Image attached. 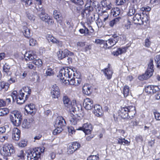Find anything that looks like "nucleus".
<instances>
[{
  "mask_svg": "<svg viewBox=\"0 0 160 160\" xmlns=\"http://www.w3.org/2000/svg\"><path fill=\"white\" fill-rule=\"evenodd\" d=\"M22 32L24 35L26 37H28L30 36V32L29 29L27 27L24 26L23 27Z\"/></svg>",
  "mask_w": 160,
  "mask_h": 160,
  "instance_id": "obj_37",
  "label": "nucleus"
},
{
  "mask_svg": "<svg viewBox=\"0 0 160 160\" xmlns=\"http://www.w3.org/2000/svg\"><path fill=\"white\" fill-rule=\"evenodd\" d=\"M31 93L30 88L28 87H25L19 91V94L18 95H17V91H13L11 93L10 97L13 101L16 100L17 103L20 104L23 103L27 99Z\"/></svg>",
  "mask_w": 160,
  "mask_h": 160,
  "instance_id": "obj_2",
  "label": "nucleus"
},
{
  "mask_svg": "<svg viewBox=\"0 0 160 160\" xmlns=\"http://www.w3.org/2000/svg\"><path fill=\"white\" fill-rule=\"evenodd\" d=\"M37 55L35 52L30 51L27 52L24 54V58L26 61L32 60V63L38 68H42V62L40 59H36Z\"/></svg>",
  "mask_w": 160,
  "mask_h": 160,
  "instance_id": "obj_4",
  "label": "nucleus"
},
{
  "mask_svg": "<svg viewBox=\"0 0 160 160\" xmlns=\"http://www.w3.org/2000/svg\"><path fill=\"white\" fill-rule=\"evenodd\" d=\"M8 137L9 135L8 134L1 135L0 136V141L2 142H4L6 140L8 141Z\"/></svg>",
  "mask_w": 160,
  "mask_h": 160,
  "instance_id": "obj_41",
  "label": "nucleus"
},
{
  "mask_svg": "<svg viewBox=\"0 0 160 160\" xmlns=\"http://www.w3.org/2000/svg\"><path fill=\"white\" fill-rule=\"evenodd\" d=\"M136 12L135 9L132 7H131L129 9L128 12V15L129 16H132L134 15Z\"/></svg>",
  "mask_w": 160,
  "mask_h": 160,
  "instance_id": "obj_46",
  "label": "nucleus"
},
{
  "mask_svg": "<svg viewBox=\"0 0 160 160\" xmlns=\"http://www.w3.org/2000/svg\"><path fill=\"white\" fill-rule=\"evenodd\" d=\"M23 2L25 3V5L26 6L30 5L32 3L31 0H27L24 1Z\"/></svg>",
  "mask_w": 160,
  "mask_h": 160,
  "instance_id": "obj_61",
  "label": "nucleus"
},
{
  "mask_svg": "<svg viewBox=\"0 0 160 160\" xmlns=\"http://www.w3.org/2000/svg\"><path fill=\"white\" fill-rule=\"evenodd\" d=\"M95 42L97 44H103L104 45V44L105 43V41H104L102 40H101V39H96Z\"/></svg>",
  "mask_w": 160,
  "mask_h": 160,
  "instance_id": "obj_49",
  "label": "nucleus"
},
{
  "mask_svg": "<svg viewBox=\"0 0 160 160\" xmlns=\"http://www.w3.org/2000/svg\"><path fill=\"white\" fill-rule=\"evenodd\" d=\"M20 131L17 128H14L13 130L12 135V139L15 141H18L20 138Z\"/></svg>",
  "mask_w": 160,
  "mask_h": 160,
  "instance_id": "obj_21",
  "label": "nucleus"
},
{
  "mask_svg": "<svg viewBox=\"0 0 160 160\" xmlns=\"http://www.w3.org/2000/svg\"><path fill=\"white\" fill-rule=\"evenodd\" d=\"M51 89V91H59L58 87L56 84L53 85L52 86Z\"/></svg>",
  "mask_w": 160,
  "mask_h": 160,
  "instance_id": "obj_55",
  "label": "nucleus"
},
{
  "mask_svg": "<svg viewBox=\"0 0 160 160\" xmlns=\"http://www.w3.org/2000/svg\"><path fill=\"white\" fill-rule=\"evenodd\" d=\"M59 91H51V95L52 98H57L59 96Z\"/></svg>",
  "mask_w": 160,
  "mask_h": 160,
  "instance_id": "obj_39",
  "label": "nucleus"
},
{
  "mask_svg": "<svg viewBox=\"0 0 160 160\" xmlns=\"http://www.w3.org/2000/svg\"><path fill=\"white\" fill-rule=\"evenodd\" d=\"M125 2V0H116V4L118 5H121L123 4Z\"/></svg>",
  "mask_w": 160,
  "mask_h": 160,
  "instance_id": "obj_51",
  "label": "nucleus"
},
{
  "mask_svg": "<svg viewBox=\"0 0 160 160\" xmlns=\"http://www.w3.org/2000/svg\"><path fill=\"white\" fill-rule=\"evenodd\" d=\"M153 86L148 85L145 88V91L148 94L153 93L152 90Z\"/></svg>",
  "mask_w": 160,
  "mask_h": 160,
  "instance_id": "obj_35",
  "label": "nucleus"
},
{
  "mask_svg": "<svg viewBox=\"0 0 160 160\" xmlns=\"http://www.w3.org/2000/svg\"><path fill=\"white\" fill-rule=\"evenodd\" d=\"M143 14L140 13H136L133 18L134 23L136 24H142L145 22Z\"/></svg>",
  "mask_w": 160,
  "mask_h": 160,
  "instance_id": "obj_12",
  "label": "nucleus"
},
{
  "mask_svg": "<svg viewBox=\"0 0 160 160\" xmlns=\"http://www.w3.org/2000/svg\"><path fill=\"white\" fill-rule=\"evenodd\" d=\"M25 109L28 113L32 114L35 111V105L33 103L27 105L25 106Z\"/></svg>",
  "mask_w": 160,
  "mask_h": 160,
  "instance_id": "obj_19",
  "label": "nucleus"
},
{
  "mask_svg": "<svg viewBox=\"0 0 160 160\" xmlns=\"http://www.w3.org/2000/svg\"><path fill=\"white\" fill-rule=\"evenodd\" d=\"M87 160H99L98 156L96 155H91L88 157Z\"/></svg>",
  "mask_w": 160,
  "mask_h": 160,
  "instance_id": "obj_47",
  "label": "nucleus"
},
{
  "mask_svg": "<svg viewBox=\"0 0 160 160\" xmlns=\"http://www.w3.org/2000/svg\"><path fill=\"white\" fill-rule=\"evenodd\" d=\"M83 106L87 110H90L93 108V101L89 98H86L85 99Z\"/></svg>",
  "mask_w": 160,
  "mask_h": 160,
  "instance_id": "obj_16",
  "label": "nucleus"
},
{
  "mask_svg": "<svg viewBox=\"0 0 160 160\" xmlns=\"http://www.w3.org/2000/svg\"><path fill=\"white\" fill-rule=\"evenodd\" d=\"M119 38V37L117 34H113L112 38L105 41L104 47L105 48H111L116 44L118 41Z\"/></svg>",
  "mask_w": 160,
  "mask_h": 160,
  "instance_id": "obj_10",
  "label": "nucleus"
},
{
  "mask_svg": "<svg viewBox=\"0 0 160 160\" xmlns=\"http://www.w3.org/2000/svg\"><path fill=\"white\" fill-rule=\"evenodd\" d=\"M14 152V149L12 145L8 143L5 144L1 151V154L6 160H8V157L11 156Z\"/></svg>",
  "mask_w": 160,
  "mask_h": 160,
  "instance_id": "obj_7",
  "label": "nucleus"
},
{
  "mask_svg": "<svg viewBox=\"0 0 160 160\" xmlns=\"http://www.w3.org/2000/svg\"><path fill=\"white\" fill-rule=\"evenodd\" d=\"M82 92L86 95H89L92 92L90 86L88 84H85L82 88Z\"/></svg>",
  "mask_w": 160,
  "mask_h": 160,
  "instance_id": "obj_28",
  "label": "nucleus"
},
{
  "mask_svg": "<svg viewBox=\"0 0 160 160\" xmlns=\"http://www.w3.org/2000/svg\"><path fill=\"white\" fill-rule=\"evenodd\" d=\"M153 62L152 59H150L146 71L142 76L139 77V79H141V78L142 77L143 79H147L152 75L154 71Z\"/></svg>",
  "mask_w": 160,
  "mask_h": 160,
  "instance_id": "obj_9",
  "label": "nucleus"
},
{
  "mask_svg": "<svg viewBox=\"0 0 160 160\" xmlns=\"http://www.w3.org/2000/svg\"><path fill=\"white\" fill-rule=\"evenodd\" d=\"M80 144L79 143L77 142H74L73 143L70 145V147L72 148V149H73V151H75L76 150L80 147Z\"/></svg>",
  "mask_w": 160,
  "mask_h": 160,
  "instance_id": "obj_33",
  "label": "nucleus"
},
{
  "mask_svg": "<svg viewBox=\"0 0 160 160\" xmlns=\"http://www.w3.org/2000/svg\"><path fill=\"white\" fill-rule=\"evenodd\" d=\"M9 112V109L6 108H0V117L7 115Z\"/></svg>",
  "mask_w": 160,
  "mask_h": 160,
  "instance_id": "obj_32",
  "label": "nucleus"
},
{
  "mask_svg": "<svg viewBox=\"0 0 160 160\" xmlns=\"http://www.w3.org/2000/svg\"><path fill=\"white\" fill-rule=\"evenodd\" d=\"M84 28L79 30V32L81 34H85V35H91L89 32L88 29L85 26H84Z\"/></svg>",
  "mask_w": 160,
  "mask_h": 160,
  "instance_id": "obj_36",
  "label": "nucleus"
},
{
  "mask_svg": "<svg viewBox=\"0 0 160 160\" xmlns=\"http://www.w3.org/2000/svg\"><path fill=\"white\" fill-rule=\"evenodd\" d=\"M111 12L113 16L117 17L120 14V10L118 8H114L112 9Z\"/></svg>",
  "mask_w": 160,
  "mask_h": 160,
  "instance_id": "obj_29",
  "label": "nucleus"
},
{
  "mask_svg": "<svg viewBox=\"0 0 160 160\" xmlns=\"http://www.w3.org/2000/svg\"><path fill=\"white\" fill-rule=\"evenodd\" d=\"M93 10V8L91 4L87 2L85 5L84 9L81 13V15L84 18H88Z\"/></svg>",
  "mask_w": 160,
  "mask_h": 160,
  "instance_id": "obj_11",
  "label": "nucleus"
},
{
  "mask_svg": "<svg viewBox=\"0 0 160 160\" xmlns=\"http://www.w3.org/2000/svg\"><path fill=\"white\" fill-rule=\"evenodd\" d=\"M10 118L11 122L15 126H18L21 122L22 115L20 112L14 111L10 115Z\"/></svg>",
  "mask_w": 160,
  "mask_h": 160,
  "instance_id": "obj_8",
  "label": "nucleus"
},
{
  "mask_svg": "<svg viewBox=\"0 0 160 160\" xmlns=\"http://www.w3.org/2000/svg\"><path fill=\"white\" fill-rule=\"evenodd\" d=\"M9 87V84L4 82H0V91L2 89H4L7 90Z\"/></svg>",
  "mask_w": 160,
  "mask_h": 160,
  "instance_id": "obj_30",
  "label": "nucleus"
},
{
  "mask_svg": "<svg viewBox=\"0 0 160 160\" xmlns=\"http://www.w3.org/2000/svg\"><path fill=\"white\" fill-rule=\"evenodd\" d=\"M44 151L43 147L35 148L26 153H24L22 150H20L17 154L18 160H37Z\"/></svg>",
  "mask_w": 160,
  "mask_h": 160,
  "instance_id": "obj_1",
  "label": "nucleus"
},
{
  "mask_svg": "<svg viewBox=\"0 0 160 160\" xmlns=\"http://www.w3.org/2000/svg\"><path fill=\"white\" fill-rule=\"evenodd\" d=\"M73 71L67 67H63L60 70L59 74L58 77L59 78L62 82L66 81L70 78L72 76V74L74 75Z\"/></svg>",
  "mask_w": 160,
  "mask_h": 160,
  "instance_id": "obj_5",
  "label": "nucleus"
},
{
  "mask_svg": "<svg viewBox=\"0 0 160 160\" xmlns=\"http://www.w3.org/2000/svg\"><path fill=\"white\" fill-rule=\"evenodd\" d=\"M141 10L142 11H147L148 12L150 11L151 8L148 6H147V7H142L141 9Z\"/></svg>",
  "mask_w": 160,
  "mask_h": 160,
  "instance_id": "obj_56",
  "label": "nucleus"
},
{
  "mask_svg": "<svg viewBox=\"0 0 160 160\" xmlns=\"http://www.w3.org/2000/svg\"><path fill=\"white\" fill-rule=\"evenodd\" d=\"M53 15L54 18L56 19L57 22L60 25H62V18L61 13L58 10H54L53 12Z\"/></svg>",
  "mask_w": 160,
  "mask_h": 160,
  "instance_id": "obj_18",
  "label": "nucleus"
},
{
  "mask_svg": "<svg viewBox=\"0 0 160 160\" xmlns=\"http://www.w3.org/2000/svg\"><path fill=\"white\" fill-rule=\"evenodd\" d=\"M128 47H121L118 48V50L113 52L114 56H118L119 55L125 53L127 51Z\"/></svg>",
  "mask_w": 160,
  "mask_h": 160,
  "instance_id": "obj_22",
  "label": "nucleus"
},
{
  "mask_svg": "<svg viewBox=\"0 0 160 160\" xmlns=\"http://www.w3.org/2000/svg\"><path fill=\"white\" fill-rule=\"evenodd\" d=\"M48 41H50L52 43L58 44V45H60L61 43V42L50 35H49L48 36Z\"/></svg>",
  "mask_w": 160,
  "mask_h": 160,
  "instance_id": "obj_31",
  "label": "nucleus"
},
{
  "mask_svg": "<svg viewBox=\"0 0 160 160\" xmlns=\"http://www.w3.org/2000/svg\"><path fill=\"white\" fill-rule=\"evenodd\" d=\"M39 16L40 18L42 20L46 22H47L49 23L48 21H51V23L53 22L52 21V19L50 18L49 17L48 18V15L45 13L44 10H42L40 12V13H39Z\"/></svg>",
  "mask_w": 160,
  "mask_h": 160,
  "instance_id": "obj_15",
  "label": "nucleus"
},
{
  "mask_svg": "<svg viewBox=\"0 0 160 160\" xmlns=\"http://www.w3.org/2000/svg\"><path fill=\"white\" fill-rule=\"evenodd\" d=\"M94 113L98 117L102 115V110L101 107L98 105H96L94 107Z\"/></svg>",
  "mask_w": 160,
  "mask_h": 160,
  "instance_id": "obj_27",
  "label": "nucleus"
},
{
  "mask_svg": "<svg viewBox=\"0 0 160 160\" xmlns=\"http://www.w3.org/2000/svg\"><path fill=\"white\" fill-rule=\"evenodd\" d=\"M68 82L69 83L72 85L75 86L78 85L81 82V79L79 76L78 77H75L74 75V77H73L70 80H67Z\"/></svg>",
  "mask_w": 160,
  "mask_h": 160,
  "instance_id": "obj_17",
  "label": "nucleus"
},
{
  "mask_svg": "<svg viewBox=\"0 0 160 160\" xmlns=\"http://www.w3.org/2000/svg\"><path fill=\"white\" fill-rule=\"evenodd\" d=\"M69 133L70 135L74 134L75 132V130L72 127H70L68 128Z\"/></svg>",
  "mask_w": 160,
  "mask_h": 160,
  "instance_id": "obj_52",
  "label": "nucleus"
},
{
  "mask_svg": "<svg viewBox=\"0 0 160 160\" xmlns=\"http://www.w3.org/2000/svg\"><path fill=\"white\" fill-rule=\"evenodd\" d=\"M53 71L52 69L50 68H48L46 71L45 75L47 76H51L53 74Z\"/></svg>",
  "mask_w": 160,
  "mask_h": 160,
  "instance_id": "obj_44",
  "label": "nucleus"
},
{
  "mask_svg": "<svg viewBox=\"0 0 160 160\" xmlns=\"http://www.w3.org/2000/svg\"><path fill=\"white\" fill-rule=\"evenodd\" d=\"M36 41L33 39H31L29 40V45L31 46H34L36 43Z\"/></svg>",
  "mask_w": 160,
  "mask_h": 160,
  "instance_id": "obj_53",
  "label": "nucleus"
},
{
  "mask_svg": "<svg viewBox=\"0 0 160 160\" xmlns=\"http://www.w3.org/2000/svg\"><path fill=\"white\" fill-rule=\"evenodd\" d=\"M150 42L149 40V39H147L145 40V46L147 47H148L150 46Z\"/></svg>",
  "mask_w": 160,
  "mask_h": 160,
  "instance_id": "obj_63",
  "label": "nucleus"
},
{
  "mask_svg": "<svg viewBox=\"0 0 160 160\" xmlns=\"http://www.w3.org/2000/svg\"><path fill=\"white\" fill-rule=\"evenodd\" d=\"M12 68H14V67H10L7 64H5L3 66V71L7 75L10 76L12 74V72L13 71Z\"/></svg>",
  "mask_w": 160,
  "mask_h": 160,
  "instance_id": "obj_25",
  "label": "nucleus"
},
{
  "mask_svg": "<svg viewBox=\"0 0 160 160\" xmlns=\"http://www.w3.org/2000/svg\"><path fill=\"white\" fill-rule=\"evenodd\" d=\"M79 130H82L86 134H90L92 130V125L90 123H85L80 128Z\"/></svg>",
  "mask_w": 160,
  "mask_h": 160,
  "instance_id": "obj_14",
  "label": "nucleus"
},
{
  "mask_svg": "<svg viewBox=\"0 0 160 160\" xmlns=\"http://www.w3.org/2000/svg\"><path fill=\"white\" fill-rule=\"evenodd\" d=\"M154 117L156 121H160V113L155 111L153 112Z\"/></svg>",
  "mask_w": 160,
  "mask_h": 160,
  "instance_id": "obj_43",
  "label": "nucleus"
},
{
  "mask_svg": "<svg viewBox=\"0 0 160 160\" xmlns=\"http://www.w3.org/2000/svg\"><path fill=\"white\" fill-rule=\"evenodd\" d=\"M102 17L103 18L104 21H106L108 18V13L106 12H103L102 15Z\"/></svg>",
  "mask_w": 160,
  "mask_h": 160,
  "instance_id": "obj_48",
  "label": "nucleus"
},
{
  "mask_svg": "<svg viewBox=\"0 0 160 160\" xmlns=\"http://www.w3.org/2000/svg\"><path fill=\"white\" fill-rule=\"evenodd\" d=\"M49 156L53 160L56 157L55 153L54 152H51L49 154Z\"/></svg>",
  "mask_w": 160,
  "mask_h": 160,
  "instance_id": "obj_59",
  "label": "nucleus"
},
{
  "mask_svg": "<svg viewBox=\"0 0 160 160\" xmlns=\"http://www.w3.org/2000/svg\"><path fill=\"white\" fill-rule=\"evenodd\" d=\"M129 89L128 86H125L123 89V94L125 97H127L129 95Z\"/></svg>",
  "mask_w": 160,
  "mask_h": 160,
  "instance_id": "obj_38",
  "label": "nucleus"
},
{
  "mask_svg": "<svg viewBox=\"0 0 160 160\" xmlns=\"http://www.w3.org/2000/svg\"><path fill=\"white\" fill-rule=\"evenodd\" d=\"M62 100L64 106L67 110L70 112V113L73 112L74 113L75 111H76V100H73L71 101L68 96L65 95L63 97Z\"/></svg>",
  "mask_w": 160,
  "mask_h": 160,
  "instance_id": "obj_6",
  "label": "nucleus"
},
{
  "mask_svg": "<svg viewBox=\"0 0 160 160\" xmlns=\"http://www.w3.org/2000/svg\"><path fill=\"white\" fill-rule=\"evenodd\" d=\"M71 112L72 114L70 113V117L71 123L72 125H76L79 122L80 118L79 116H74L72 113L73 112Z\"/></svg>",
  "mask_w": 160,
  "mask_h": 160,
  "instance_id": "obj_23",
  "label": "nucleus"
},
{
  "mask_svg": "<svg viewBox=\"0 0 160 160\" xmlns=\"http://www.w3.org/2000/svg\"><path fill=\"white\" fill-rule=\"evenodd\" d=\"M120 19L121 18L120 17H118L115 18L110 22L109 23V25L111 27H113L115 24H116L119 22Z\"/></svg>",
  "mask_w": 160,
  "mask_h": 160,
  "instance_id": "obj_34",
  "label": "nucleus"
},
{
  "mask_svg": "<svg viewBox=\"0 0 160 160\" xmlns=\"http://www.w3.org/2000/svg\"><path fill=\"white\" fill-rule=\"evenodd\" d=\"M32 64V62H29L27 64V68L30 69L35 70L36 69V67L34 66Z\"/></svg>",
  "mask_w": 160,
  "mask_h": 160,
  "instance_id": "obj_45",
  "label": "nucleus"
},
{
  "mask_svg": "<svg viewBox=\"0 0 160 160\" xmlns=\"http://www.w3.org/2000/svg\"><path fill=\"white\" fill-rule=\"evenodd\" d=\"M122 144L123 145H130V140H129V141H128V140H126L124 138H123L122 139Z\"/></svg>",
  "mask_w": 160,
  "mask_h": 160,
  "instance_id": "obj_58",
  "label": "nucleus"
},
{
  "mask_svg": "<svg viewBox=\"0 0 160 160\" xmlns=\"http://www.w3.org/2000/svg\"><path fill=\"white\" fill-rule=\"evenodd\" d=\"M85 42H77V45L78 47H82L84 46L85 45Z\"/></svg>",
  "mask_w": 160,
  "mask_h": 160,
  "instance_id": "obj_57",
  "label": "nucleus"
},
{
  "mask_svg": "<svg viewBox=\"0 0 160 160\" xmlns=\"http://www.w3.org/2000/svg\"><path fill=\"white\" fill-rule=\"evenodd\" d=\"M27 17L30 20H34L35 19V17L32 14L30 13H27Z\"/></svg>",
  "mask_w": 160,
  "mask_h": 160,
  "instance_id": "obj_54",
  "label": "nucleus"
},
{
  "mask_svg": "<svg viewBox=\"0 0 160 160\" xmlns=\"http://www.w3.org/2000/svg\"><path fill=\"white\" fill-rule=\"evenodd\" d=\"M27 145V142L24 140H22L18 143V146L20 147H24Z\"/></svg>",
  "mask_w": 160,
  "mask_h": 160,
  "instance_id": "obj_50",
  "label": "nucleus"
},
{
  "mask_svg": "<svg viewBox=\"0 0 160 160\" xmlns=\"http://www.w3.org/2000/svg\"><path fill=\"white\" fill-rule=\"evenodd\" d=\"M66 125V123L64 118L62 117H58L56 121V122L55 125V127L58 126L62 127V126H65Z\"/></svg>",
  "mask_w": 160,
  "mask_h": 160,
  "instance_id": "obj_20",
  "label": "nucleus"
},
{
  "mask_svg": "<svg viewBox=\"0 0 160 160\" xmlns=\"http://www.w3.org/2000/svg\"><path fill=\"white\" fill-rule=\"evenodd\" d=\"M104 73L105 76L108 79H110L112 77V74L113 73L112 71L109 68H105L104 69L102 70Z\"/></svg>",
  "mask_w": 160,
  "mask_h": 160,
  "instance_id": "obj_26",
  "label": "nucleus"
},
{
  "mask_svg": "<svg viewBox=\"0 0 160 160\" xmlns=\"http://www.w3.org/2000/svg\"><path fill=\"white\" fill-rule=\"evenodd\" d=\"M118 113L119 115L122 118L132 119L136 113V111L135 107L131 106L121 108Z\"/></svg>",
  "mask_w": 160,
  "mask_h": 160,
  "instance_id": "obj_3",
  "label": "nucleus"
},
{
  "mask_svg": "<svg viewBox=\"0 0 160 160\" xmlns=\"http://www.w3.org/2000/svg\"><path fill=\"white\" fill-rule=\"evenodd\" d=\"M155 98L157 100L160 99V92H158L154 96Z\"/></svg>",
  "mask_w": 160,
  "mask_h": 160,
  "instance_id": "obj_64",
  "label": "nucleus"
},
{
  "mask_svg": "<svg viewBox=\"0 0 160 160\" xmlns=\"http://www.w3.org/2000/svg\"><path fill=\"white\" fill-rule=\"evenodd\" d=\"M160 89L157 86H153L152 90L153 91V93L156 92L157 91H158Z\"/></svg>",
  "mask_w": 160,
  "mask_h": 160,
  "instance_id": "obj_62",
  "label": "nucleus"
},
{
  "mask_svg": "<svg viewBox=\"0 0 160 160\" xmlns=\"http://www.w3.org/2000/svg\"><path fill=\"white\" fill-rule=\"evenodd\" d=\"M154 60L157 65V67L160 69V55H157L154 58Z\"/></svg>",
  "mask_w": 160,
  "mask_h": 160,
  "instance_id": "obj_42",
  "label": "nucleus"
},
{
  "mask_svg": "<svg viewBox=\"0 0 160 160\" xmlns=\"http://www.w3.org/2000/svg\"><path fill=\"white\" fill-rule=\"evenodd\" d=\"M55 127L56 128L54 130L53 132V134L54 135L60 133L62 130V127H61L58 126Z\"/></svg>",
  "mask_w": 160,
  "mask_h": 160,
  "instance_id": "obj_40",
  "label": "nucleus"
},
{
  "mask_svg": "<svg viewBox=\"0 0 160 160\" xmlns=\"http://www.w3.org/2000/svg\"><path fill=\"white\" fill-rule=\"evenodd\" d=\"M57 55L59 59H62L63 58H66V57L68 56H72L73 55V53L67 49H65L63 51L59 50L57 52Z\"/></svg>",
  "mask_w": 160,
  "mask_h": 160,
  "instance_id": "obj_13",
  "label": "nucleus"
},
{
  "mask_svg": "<svg viewBox=\"0 0 160 160\" xmlns=\"http://www.w3.org/2000/svg\"><path fill=\"white\" fill-rule=\"evenodd\" d=\"M122 139H123V138H118L117 139H116V141H117V143L119 144H121V145L123 144H122V142H123Z\"/></svg>",
  "mask_w": 160,
  "mask_h": 160,
  "instance_id": "obj_60",
  "label": "nucleus"
},
{
  "mask_svg": "<svg viewBox=\"0 0 160 160\" xmlns=\"http://www.w3.org/2000/svg\"><path fill=\"white\" fill-rule=\"evenodd\" d=\"M33 120L31 118L28 120L24 119L22 123V127L25 128H28L31 126V123L33 122Z\"/></svg>",
  "mask_w": 160,
  "mask_h": 160,
  "instance_id": "obj_24",
  "label": "nucleus"
}]
</instances>
